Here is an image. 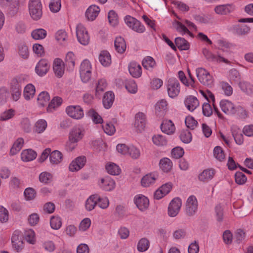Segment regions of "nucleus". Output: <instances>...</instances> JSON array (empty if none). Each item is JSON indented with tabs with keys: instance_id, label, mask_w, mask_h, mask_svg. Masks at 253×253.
Instances as JSON below:
<instances>
[{
	"instance_id": "1",
	"label": "nucleus",
	"mask_w": 253,
	"mask_h": 253,
	"mask_svg": "<svg viewBox=\"0 0 253 253\" xmlns=\"http://www.w3.org/2000/svg\"><path fill=\"white\" fill-rule=\"evenodd\" d=\"M84 135V130L79 126H75L72 128L70 132L69 141L67 143L68 149L72 151L76 147L77 143L81 140Z\"/></svg>"
},
{
	"instance_id": "2",
	"label": "nucleus",
	"mask_w": 253,
	"mask_h": 253,
	"mask_svg": "<svg viewBox=\"0 0 253 253\" xmlns=\"http://www.w3.org/2000/svg\"><path fill=\"white\" fill-rule=\"evenodd\" d=\"M29 8L30 14L34 20H38L41 18L42 12L40 0H30Z\"/></svg>"
},
{
	"instance_id": "3",
	"label": "nucleus",
	"mask_w": 253,
	"mask_h": 253,
	"mask_svg": "<svg viewBox=\"0 0 253 253\" xmlns=\"http://www.w3.org/2000/svg\"><path fill=\"white\" fill-rule=\"evenodd\" d=\"M167 91L169 97L174 98L177 96L180 91L179 81L175 78H169L167 83Z\"/></svg>"
},
{
	"instance_id": "4",
	"label": "nucleus",
	"mask_w": 253,
	"mask_h": 253,
	"mask_svg": "<svg viewBox=\"0 0 253 253\" xmlns=\"http://www.w3.org/2000/svg\"><path fill=\"white\" fill-rule=\"evenodd\" d=\"M196 75L200 82L205 85H211L213 83L211 76L209 72L203 68L196 70Z\"/></svg>"
},
{
	"instance_id": "5",
	"label": "nucleus",
	"mask_w": 253,
	"mask_h": 253,
	"mask_svg": "<svg viewBox=\"0 0 253 253\" xmlns=\"http://www.w3.org/2000/svg\"><path fill=\"white\" fill-rule=\"evenodd\" d=\"M125 22L127 26L136 32L142 33L145 30V27L138 20L130 15L125 17Z\"/></svg>"
},
{
	"instance_id": "6",
	"label": "nucleus",
	"mask_w": 253,
	"mask_h": 253,
	"mask_svg": "<svg viewBox=\"0 0 253 253\" xmlns=\"http://www.w3.org/2000/svg\"><path fill=\"white\" fill-rule=\"evenodd\" d=\"M76 34L78 41L83 45H87L90 41V37L86 28L81 24L77 25Z\"/></svg>"
},
{
	"instance_id": "7",
	"label": "nucleus",
	"mask_w": 253,
	"mask_h": 253,
	"mask_svg": "<svg viewBox=\"0 0 253 253\" xmlns=\"http://www.w3.org/2000/svg\"><path fill=\"white\" fill-rule=\"evenodd\" d=\"M181 207V201L179 198H174L169 203L168 214L171 217H175L179 212Z\"/></svg>"
},
{
	"instance_id": "8",
	"label": "nucleus",
	"mask_w": 253,
	"mask_h": 253,
	"mask_svg": "<svg viewBox=\"0 0 253 253\" xmlns=\"http://www.w3.org/2000/svg\"><path fill=\"white\" fill-rule=\"evenodd\" d=\"M203 54L206 59L209 62H215L217 63L224 62L228 63L229 61L224 57L213 54L211 51L207 48L203 49Z\"/></svg>"
},
{
	"instance_id": "9",
	"label": "nucleus",
	"mask_w": 253,
	"mask_h": 253,
	"mask_svg": "<svg viewBox=\"0 0 253 253\" xmlns=\"http://www.w3.org/2000/svg\"><path fill=\"white\" fill-rule=\"evenodd\" d=\"M198 206V202L195 197L190 196L186 202V213L189 216H192L196 212Z\"/></svg>"
},
{
	"instance_id": "10",
	"label": "nucleus",
	"mask_w": 253,
	"mask_h": 253,
	"mask_svg": "<svg viewBox=\"0 0 253 253\" xmlns=\"http://www.w3.org/2000/svg\"><path fill=\"white\" fill-rule=\"evenodd\" d=\"M66 111L69 116L76 119H80L84 116L83 110L79 105L68 106Z\"/></svg>"
},
{
	"instance_id": "11",
	"label": "nucleus",
	"mask_w": 253,
	"mask_h": 253,
	"mask_svg": "<svg viewBox=\"0 0 253 253\" xmlns=\"http://www.w3.org/2000/svg\"><path fill=\"white\" fill-rule=\"evenodd\" d=\"M134 201L137 207L141 211H144L149 207V201L148 199L144 195H136L134 197Z\"/></svg>"
},
{
	"instance_id": "12",
	"label": "nucleus",
	"mask_w": 253,
	"mask_h": 253,
	"mask_svg": "<svg viewBox=\"0 0 253 253\" xmlns=\"http://www.w3.org/2000/svg\"><path fill=\"white\" fill-rule=\"evenodd\" d=\"M145 115L142 112L137 113L135 117V121L134 123V126L136 130L139 132H141L144 130L145 127Z\"/></svg>"
},
{
	"instance_id": "13",
	"label": "nucleus",
	"mask_w": 253,
	"mask_h": 253,
	"mask_svg": "<svg viewBox=\"0 0 253 253\" xmlns=\"http://www.w3.org/2000/svg\"><path fill=\"white\" fill-rule=\"evenodd\" d=\"M220 107L225 114L229 115L235 114L237 111L235 105L227 100H222L220 102Z\"/></svg>"
},
{
	"instance_id": "14",
	"label": "nucleus",
	"mask_w": 253,
	"mask_h": 253,
	"mask_svg": "<svg viewBox=\"0 0 253 253\" xmlns=\"http://www.w3.org/2000/svg\"><path fill=\"white\" fill-rule=\"evenodd\" d=\"M49 69V65L47 60L42 59L40 60L37 64L35 71L36 73L40 76H42L46 74Z\"/></svg>"
},
{
	"instance_id": "15",
	"label": "nucleus",
	"mask_w": 253,
	"mask_h": 253,
	"mask_svg": "<svg viewBox=\"0 0 253 253\" xmlns=\"http://www.w3.org/2000/svg\"><path fill=\"white\" fill-rule=\"evenodd\" d=\"M53 70L55 76L61 78L64 73L65 67L63 61L60 58H56L53 62Z\"/></svg>"
},
{
	"instance_id": "16",
	"label": "nucleus",
	"mask_w": 253,
	"mask_h": 253,
	"mask_svg": "<svg viewBox=\"0 0 253 253\" xmlns=\"http://www.w3.org/2000/svg\"><path fill=\"white\" fill-rule=\"evenodd\" d=\"M85 161L86 159L84 157H78L70 164L69 170L73 172L80 170L84 166Z\"/></svg>"
},
{
	"instance_id": "17",
	"label": "nucleus",
	"mask_w": 253,
	"mask_h": 253,
	"mask_svg": "<svg viewBox=\"0 0 253 253\" xmlns=\"http://www.w3.org/2000/svg\"><path fill=\"white\" fill-rule=\"evenodd\" d=\"M161 128L163 132L169 135L173 133L175 130L174 124L169 120L163 121L161 126Z\"/></svg>"
},
{
	"instance_id": "18",
	"label": "nucleus",
	"mask_w": 253,
	"mask_h": 253,
	"mask_svg": "<svg viewBox=\"0 0 253 253\" xmlns=\"http://www.w3.org/2000/svg\"><path fill=\"white\" fill-rule=\"evenodd\" d=\"M128 69L129 73L134 78H139L142 74L141 66L136 62H131Z\"/></svg>"
},
{
	"instance_id": "19",
	"label": "nucleus",
	"mask_w": 253,
	"mask_h": 253,
	"mask_svg": "<svg viewBox=\"0 0 253 253\" xmlns=\"http://www.w3.org/2000/svg\"><path fill=\"white\" fill-rule=\"evenodd\" d=\"M100 11L99 7L95 5L90 6L87 9L85 15L88 20L90 21L94 20L98 16Z\"/></svg>"
},
{
	"instance_id": "20",
	"label": "nucleus",
	"mask_w": 253,
	"mask_h": 253,
	"mask_svg": "<svg viewBox=\"0 0 253 253\" xmlns=\"http://www.w3.org/2000/svg\"><path fill=\"white\" fill-rule=\"evenodd\" d=\"M231 131L236 143L238 145L242 144L244 142L243 135L240 128L237 126H233L232 127Z\"/></svg>"
},
{
	"instance_id": "21",
	"label": "nucleus",
	"mask_w": 253,
	"mask_h": 253,
	"mask_svg": "<svg viewBox=\"0 0 253 253\" xmlns=\"http://www.w3.org/2000/svg\"><path fill=\"white\" fill-rule=\"evenodd\" d=\"M233 10V7L230 4L219 5L215 7V13L219 15H227Z\"/></svg>"
},
{
	"instance_id": "22",
	"label": "nucleus",
	"mask_w": 253,
	"mask_h": 253,
	"mask_svg": "<svg viewBox=\"0 0 253 253\" xmlns=\"http://www.w3.org/2000/svg\"><path fill=\"white\" fill-rule=\"evenodd\" d=\"M21 157L23 161L29 162L36 158L37 153L32 149H26L22 152Z\"/></svg>"
},
{
	"instance_id": "23",
	"label": "nucleus",
	"mask_w": 253,
	"mask_h": 253,
	"mask_svg": "<svg viewBox=\"0 0 253 253\" xmlns=\"http://www.w3.org/2000/svg\"><path fill=\"white\" fill-rule=\"evenodd\" d=\"M187 108L190 111H193L199 105L198 99L193 96H189L185 101Z\"/></svg>"
},
{
	"instance_id": "24",
	"label": "nucleus",
	"mask_w": 253,
	"mask_h": 253,
	"mask_svg": "<svg viewBox=\"0 0 253 253\" xmlns=\"http://www.w3.org/2000/svg\"><path fill=\"white\" fill-rule=\"evenodd\" d=\"M215 174V171L213 169H207L204 170L199 175V179L203 182L208 181L211 179Z\"/></svg>"
},
{
	"instance_id": "25",
	"label": "nucleus",
	"mask_w": 253,
	"mask_h": 253,
	"mask_svg": "<svg viewBox=\"0 0 253 253\" xmlns=\"http://www.w3.org/2000/svg\"><path fill=\"white\" fill-rule=\"evenodd\" d=\"M114 100V94L111 91L106 92L103 98V104L106 109L110 108Z\"/></svg>"
},
{
	"instance_id": "26",
	"label": "nucleus",
	"mask_w": 253,
	"mask_h": 253,
	"mask_svg": "<svg viewBox=\"0 0 253 253\" xmlns=\"http://www.w3.org/2000/svg\"><path fill=\"white\" fill-rule=\"evenodd\" d=\"M167 102L165 100L162 99L158 101L155 106V111L157 115L160 117L164 115L167 109Z\"/></svg>"
},
{
	"instance_id": "27",
	"label": "nucleus",
	"mask_w": 253,
	"mask_h": 253,
	"mask_svg": "<svg viewBox=\"0 0 253 253\" xmlns=\"http://www.w3.org/2000/svg\"><path fill=\"white\" fill-rule=\"evenodd\" d=\"M157 178V176L152 174L149 173L143 177L141 179V185L143 187H148L155 183Z\"/></svg>"
},
{
	"instance_id": "28",
	"label": "nucleus",
	"mask_w": 253,
	"mask_h": 253,
	"mask_svg": "<svg viewBox=\"0 0 253 253\" xmlns=\"http://www.w3.org/2000/svg\"><path fill=\"white\" fill-rule=\"evenodd\" d=\"M115 47L118 53H123L126 49V44L125 40L121 37H117L114 42Z\"/></svg>"
},
{
	"instance_id": "29",
	"label": "nucleus",
	"mask_w": 253,
	"mask_h": 253,
	"mask_svg": "<svg viewBox=\"0 0 253 253\" xmlns=\"http://www.w3.org/2000/svg\"><path fill=\"white\" fill-rule=\"evenodd\" d=\"M11 242L12 246L15 249L19 252L21 251L23 247V243L21 237L18 235L14 233L11 238Z\"/></svg>"
},
{
	"instance_id": "30",
	"label": "nucleus",
	"mask_w": 253,
	"mask_h": 253,
	"mask_svg": "<svg viewBox=\"0 0 253 253\" xmlns=\"http://www.w3.org/2000/svg\"><path fill=\"white\" fill-rule=\"evenodd\" d=\"M159 166L160 169L165 172H169L172 169V163L170 159L164 158L160 161Z\"/></svg>"
},
{
	"instance_id": "31",
	"label": "nucleus",
	"mask_w": 253,
	"mask_h": 253,
	"mask_svg": "<svg viewBox=\"0 0 253 253\" xmlns=\"http://www.w3.org/2000/svg\"><path fill=\"white\" fill-rule=\"evenodd\" d=\"M101 185L102 188L106 191H110L115 187L114 181L109 177H105L101 179Z\"/></svg>"
},
{
	"instance_id": "32",
	"label": "nucleus",
	"mask_w": 253,
	"mask_h": 253,
	"mask_svg": "<svg viewBox=\"0 0 253 253\" xmlns=\"http://www.w3.org/2000/svg\"><path fill=\"white\" fill-rule=\"evenodd\" d=\"M99 60L103 66H109L111 62V56L109 53L106 51H101L99 56Z\"/></svg>"
},
{
	"instance_id": "33",
	"label": "nucleus",
	"mask_w": 253,
	"mask_h": 253,
	"mask_svg": "<svg viewBox=\"0 0 253 253\" xmlns=\"http://www.w3.org/2000/svg\"><path fill=\"white\" fill-rule=\"evenodd\" d=\"M49 160L53 164H58L61 163L63 160L62 154L58 150H55L50 153Z\"/></svg>"
},
{
	"instance_id": "34",
	"label": "nucleus",
	"mask_w": 253,
	"mask_h": 253,
	"mask_svg": "<svg viewBox=\"0 0 253 253\" xmlns=\"http://www.w3.org/2000/svg\"><path fill=\"white\" fill-rule=\"evenodd\" d=\"M24 144V140L22 138H18L13 144L10 151V154L14 155L17 154L21 149Z\"/></svg>"
},
{
	"instance_id": "35",
	"label": "nucleus",
	"mask_w": 253,
	"mask_h": 253,
	"mask_svg": "<svg viewBox=\"0 0 253 253\" xmlns=\"http://www.w3.org/2000/svg\"><path fill=\"white\" fill-rule=\"evenodd\" d=\"M35 87L32 84H27L24 89V97L26 100L33 98L35 93Z\"/></svg>"
},
{
	"instance_id": "36",
	"label": "nucleus",
	"mask_w": 253,
	"mask_h": 253,
	"mask_svg": "<svg viewBox=\"0 0 253 253\" xmlns=\"http://www.w3.org/2000/svg\"><path fill=\"white\" fill-rule=\"evenodd\" d=\"M97 204V195H92L90 196L86 201L85 208L89 211L93 210Z\"/></svg>"
},
{
	"instance_id": "37",
	"label": "nucleus",
	"mask_w": 253,
	"mask_h": 253,
	"mask_svg": "<svg viewBox=\"0 0 253 253\" xmlns=\"http://www.w3.org/2000/svg\"><path fill=\"white\" fill-rule=\"evenodd\" d=\"M106 169L109 174L114 175H119L121 172L119 166L113 163L107 164L106 165Z\"/></svg>"
},
{
	"instance_id": "38",
	"label": "nucleus",
	"mask_w": 253,
	"mask_h": 253,
	"mask_svg": "<svg viewBox=\"0 0 253 253\" xmlns=\"http://www.w3.org/2000/svg\"><path fill=\"white\" fill-rule=\"evenodd\" d=\"M175 43L177 47L180 50H187L189 44L184 38L178 37L175 39Z\"/></svg>"
},
{
	"instance_id": "39",
	"label": "nucleus",
	"mask_w": 253,
	"mask_h": 253,
	"mask_svg": "<svg viewBox=\"0 0 253 253\" xmlns=\"http://www.w3.org/2000/svg\"><path fill=\"white\" fill-rule=\"evenodd\" d=\"M46 127V122L44 120L40 119L35 123L34 129L36 132L41 133L45 130Z\"/></svg>"
},
{
	"instance_id": "40",
	"label": "nucleus",
	"mask_w": 253,
	"mask_h": 253,
	"mask_svg": "<svg viewBox=\"0 0 253 253\" xmlns=\"http://www.w3.org/2000/svg\"><path fill=\"white\" fill-rule=\"evenodd\" d=\"M31 36L36 40L43 39L46 36V31L43 29H37L32 31Z\"/></svg>"
},
{
	"instance_id": "41",
	"label": "nucleus",
	"mask_w": 253,
	"mask_h": 253,
	"mask_svg": "<svg viewBox=\"0 0 253 253\" xmlns=\"http://www.w3.org/2000/svg\"><path fill=\"white\" fill-rule=\"evenodd\" d=\"M142 64L147 70L153 68L156 65L154 59L151 56L146 57L142 61Z\"/></svg>"
},
{
	"instance_id": "42",
	"label": "nucleus",
	"mask_w": 253,
	"mask_h": 253,
	"mask_svg": "<svg viewBox=\"0 0 253 253\" xmlns=\"http://www.w3.org/2000/svg\"><path fill=\"white\" fill-rule=\"evenodd\" d=\"M49 99V95L48 93L45 91H42L40 93L37 99L39 104L42 106H44L47 104Z\"/></svg>"
},
{
	"instance_id": "43",
	"label": "nucleus",
	"mask_w": 253,
	"mask_h": 253,
	"mask_svg": "<svg viewBox=\"0 0 253 253\" xmlns=\"http://www.w3.org/2000/svg\"><path fill=\"white\" fill-rule=\"evenodd\" d=\"M153 143L159 146L166 145L167 143V140L165 137L160 134L155 135L152 137Z\"/></svg>"
},
{
	"instance_id": "44",
	"label": "nucleus",
	"mask_w": 253,
	"mask_h": 253,
	"mask_svg": "<svg viewBox=\"0 0 253 253\" xmlns=\"http://www.w3.org/2000/svg\"><path fill=\"white\" fill-rule=\"evenodd\" d=\"M173 26L179 32H182V34L187 33L191 35V33L189 30L180 22L174 21L172 23Z\"/></svg>"
},
{
	"instance_id": "45",
	"label": "nucleus",
	"mask_w": 253,
	"mask_h": 253,
	"mask_svg": "<svg viewBox=\"0 0 253 253\" xmlns=\"http://www.w3.org/2000/svg\"><path fill=\"white\" fill-rule=\"evenodd\" d=\"M62 102V99L60 97H54L50 103L49 104L47 110L49 112H51L53 109L60 106Z\"/></svg>"
},
{
	"instance_id": "46",
	"label": "nucleus",
	"mask_w": 253,
	"mask_h": 253,
	"mask_svg": "<svg viewBox=\"0 0 253 253\" xmlns=\"http://www.w3.org/2000/svg\"><path fill=\"white\" fill-rule=\"evenodd\" d=\"M65 62L67 65L71 68L75 65V56L72 52H68L66 56Z\"/></svg>"
},
{
	"instance_id": "47",
	"label": "nucleus",
	"mask_w": 253,
	"mask_h": 253,
	"mask_svg": "<svg viewBox=\"0 0 253 253\" xmlns=\"http://www.w3.org/2000/svg\"><path fill=\"white\" fill-rule=\"evenodd\" d=\"M55 38L60 44H63L67 39V33L64 30H59L56 33Z\"/></svg>"
},
{
	"instance_id": "48",
	"label": "nucleus",
	"mask_w": 253,
	"mask_h": 253,
	"mask_svg": "<svg viewBox=\"0 0 253 253\" xmlns=\"http://www.w3.org/2000/svg\"><path fill=\"white\" fill-rule=\"evenodd\" d=\"M149 247V242L146 238L141 239L137 245V249L140 252L146 251Z\"/></svg>"
},
{
	"instance_id": "49",
	"label": "nucleus",
	"mask_w": 253,
	"mask_h": 253,
	"mask_svg": "<svg viewBox=\"0 0 253 253\" xmlns=\"http://www.w3.org/2000/svg\"><path fill=\"white\" fill-rule=\"evenodd\" d=\"M9 218L7 210L2 206H0V221L1 223L6 222Z\"/></svg>"
},
{
	"instance_id": "50",
	"label": "nucleus",
	"mask_w": 253,
	"mask_h": 253,
	"mask_svg": "<svg viewBox=\"0 0 253 253\" xmlns=\"http://www.w3.org/2000/svg\"><path fill=\"white\" fill-rule=\"evenodd\" d=\"M180 138L183 143H188L192 140V135L188 130H185L181 132Z\"/></svg>"
},
{
	"instance_id": "51",
	"label": "nucleus",
	"mask_w": 253,
	"mask_h": 253,
	"mask_svg": "<svg viewBox=\"0 0 253 253\" xmlns=\"http://www.w3.org/2000/svg\"><path fill=\"white\" fill-rule=\"evenodd\" d=\"M213 155L214 157L219 161H222L225 159L224 152L219 146L215 147L213 150Z\"/></svg>"
},
{
	"instance_id": "52",
	"label": "nucleus",
	"mask_w": 253,
	"mask_h": 253,
	"mask_svg": "<svg viewBox=\"0 0 253 253\" xmlns=\"http://www.w3.org/2000/svg\"><path fill=\"white\" fill-rule=\"evenodd\" d=\"M18 52L19 55L24 59H26L29 56L28 48L25 44H21L19 45Z\"/></svg>"
},
{
	"instance_id": "53",
	"label": "nucleus",
	"mask_w": 253,
	"mask_h": 253,
	"mask_svg": "<svg viewBox=\"0 0 253 253\" xmlns=\"http://www.w3.org/2000/svg\"><path fill=\"white\" fill-rule=\"evenodd\" d=\"M49 6L52 12H57L61 8V0H51Z\"/></svg>"
},
{
	"instance_id": "54",
	"label": "nucleus",
	"mask_w": 253,
	"mask_h": 253,
	"mask_svg": "<svg viewBox=\"0 0 253 253\" xmlns=\"http://www.w3.org/2000/svg\"><path fill=\"white\" fill-rule=\"evenodd\" d=\"M6 5L8 4V8L9 10V12L14 14L16 13L18 9V1L17 0H12L10 2H6Z\"/></svg>"
},
{
	"instance_id": "55",
	"label": "nucleus",
	"mask_w": 253,
	"mask_h": 253,
	"mask_svg": "<svg viewBox=\"0 0 253 253\" xmlns=\"http://www.w3.org/2000/svg\"><path fill=\"white\" fill-rule=\"evenodd\" d=\"M62 225V222L60 218L59 217L53 216L50 219V226L53 229H58Z\"/></svg>"
},
{
	"instance_id": "56",
	"label": "nucleus",
	"mask_w": 253,
	"mask_h": 253,
	"mask_svg": "<svg viewBox=\"0 0 253 253\" xmlns=\"http://www.w3.org/2000/svg\"><path fill=\"white\" fill-rule=\"evenodd\" d=\"M108 18L110 24L113 26H115L118 24V16L114 11L111 10L109 12Z\"/></svg>"
},
{
	"instance_id": "57",
	"label": "nucleus",
	"mask_w": 253,
	"mask_h": 253,
	"mask_svg": "<svg viewBox=\"0 0 253 253\" xmlns=\"http://www.w3.org/2000/svg\"><path fill=\"white\" fill-rule=\"evenodd\" d=\"M126 88L131 93H135L137 91V86L133 80L128 81L126 84Z\"/></svg>"
},
{
	"instance_id": "58",
	"label": "nucleus",
	"mask_w": 253,
	"mask_h": 253,
	"mask_svg": "<svg viewBox=\"0 0 253 253\" xmlns=\"http://www.w3.org/2000/svg\"><path fill=\"white\" fill-rule=\"evenodd\" d=\"M88 115L91 118L92 121L95 124L102 123L103 119L94 110H89L88 112Z\"/></svg>"
},
{
	"instance_id": "59",
	"label": "nucleus",
	"mask_w": 253,
	"mask_h": 253,
	"mask_svg": "<svg viewBox=\"0 0 253 253\" xmlns=\"http://www.w3.org/2000/svg\"><path fill=\"white\" fill-rule=\"evenodd\" d=\"M107 84L104 79H100L98 81L96 87V93H100L103 92L106 88Z\"/></svg>"
},
{
	"instance_id": "60",
	"label": "nucleus",
	"mask_w": 253,
	"mask_h": 253,
	"mask_svg": "<svg viewBox=\"0 0 253 253\" xmlns=\"http://www.w3.org/2000/svg\"><path fill=\"white\" fill-rule=\"evenodd\" d=\"M24 196L27 200H32L35 198L36 193L32 188H27L25 190Z\"/></svg>"
},
{
	"instance_id": "61",
	"label": "nucleus",
	"mask_w": 253,
	"mask_h": 253,
	"mask_svg": "<svg viewBox=\"0 0 253 253\" xmlns=\"http://www.w3.org/2000/svg\"><path fill=\"white\" fill-rule=\"evenodd\" d=\"M52 178L51 174L46 172L41 173L39 176L40 181L44 183H50L52 180Z\"/></svg>"
},
{
	"instance_id": "62",
	"label": "nucleus",
	"mask_w": 253,
	"mask_h": 253,
	"mask_svg": "<svg viewBox=\"0 0 253 253\" xmlns=\"http://www.w3.org/2000/svg\"><path fill=\"white\" fill-rule=\"evenodd\" d=\"M185 123L186 126L191 129H194L197 125V122L191 116H188L185 118Z\"/></svg>"
},
{
	"instance_id": "63",
	"label": "nucleus",
	"mask_w": 253,
	"mask_h": 253,
	"mask_svg": "<svg viewBox=\"0 0 253 253\" xmlns=\"http://www.w3.org/2000/svg\"><path fill=\"white\" fill-rule=\"evenodd\" d=\"M33 51L39 56H42L44 54L43 46L39 43H35L33 46Z\"/></svg>"
},
{
	"instance_id": "64",
	"label": "nucleus",
	"mask_w": 253,
	"mask_h": 253,
	"mask_svg": "<svg viewBox=\"0 0 253 253\" xmlns=\"http://www.w3.org/2000/svg\"><path fill=\"white\" fill-rule=\"evenodd\" d=\"M235 181L238 184H243L247 181V178L244 174L237 171L235 174Z\"/></svg>"
}]
</instances>
